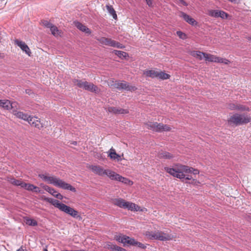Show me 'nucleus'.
I'll use <instances>...</instances> for the list:
<instances>
[{
    "mask_svg": "<svg viewBox=\"0 0 251 251\" xmlns=\"http://www.w3.org/2000/svg\"><path fill=\"white\" fill-rule=\"evenodd\" d=\"M13 114L17 118L23 119L27 122L30 116L28 114L23 113L21 111H13Z\"/></svg>",
    "mask_w": 251,
    "mask_h": 251,
    "instance_id": "nucleus-26",
    "label": "nucleus"
},
{
    "mask_svg": "<svg viewBox=\"0 0 251 251\" xmlns=\"http://www.w3.org/2000/svg\"><path fill=\"white\" fill-rule=\"evenodd\" d=\"M206 53L200 51H194L192 52L191 54L193 56L196 57L200 60L204 58Z\"/></svg>",
    "mask_w": 251,
    "mask_h": 251,
    "instance_id": "nucleus-31",
    "label": "nucleus"
},
{
    "mask_svg": "<svg viewBox=\"0 0 251 251\" xmlns=\"http://www.w3.org/2000/svg\"><path fill=\"white\" fill-rule=\"evenodd\" d=\"M158 71L154 70H147L144 72V75L147 77L152 78L157 77Z\"/></svg>",
    "mask_w": 251,
    "mask_h": 251,
    "instance_id": "nucleus-28",
    "label": "nucleus"
},
{
    "mask_svg": "<svg viewBox=\"0 0 251 251\" xmlns=\"http://www.w3.org/2000/svg\"><path fill=\"white\" fill-rule=\"evenodd\" d=\"M115 250V251H127L125 249L119 247L118 246L117 247H116V249Z\"/></svg>",
    "mask_w": 251,
    "mask_h": 251,
    "instance_id": "nucleus-45",
    "label": "nucleus"
},
{
    "mask_svg": "<svg viewBox=\"0 0 251 251\" xmlns=\"http://www.w3.org/2000/svg\"><path fill=\"white\" fill-rule=\"evenodd\" d=\"M116 241L118 242L122 243L124 246L126 244L129 245H132L134 241V238H130L129 236L120 234L115 237Z\"/></svg>",
    "mask_w": 251,
    "mask_h": 251,
    "instance_id": "nucleus-13",
    "label": "nucleus"
},
{
    "mask_svg": "<svg viewBox=\"0 0 251 251\" xmlns=\"http://www.w3.org/2000/svg\"><path fill=\"white\" fill-rule=\"evenodd\" d=\"M146 125L149 129L153 131L161 132L163 131H168L171 130V127L167 125H164L162 123L157 122H148L146 123Z\"/></svg>",
    "mask_w": 251,
    "mask_h": 251,
    "instance_id": "nucleus-9",
    "label": "nucleus"
},
{
    "mask_svg": "<svg viewBox=\"0 0 251 251\" xmlns=\"http://www.w3.org/2000/svg\"><path fill=\"white\" fill-rule=\"evenodd\" d=\"M39 176L45 181L49 184H52L55 186L64 190H70L73 192L76 191V189L75 187H73L71 184L65 182L59 178H57L53 176H47L44 174L39 175Z\"/></svg>",
    "mask_w": 251,
    "mask_h": 251,
    "instance_id": "nucleus-1",
    "label": "nucleus"
},
{
    "mask_svg": "<svg viewBox=\"0 0 251 251\" xmlns=\"http://www.w3.org/2000/svg\"><path fill=\"white\" fill-rule=\"evenodd\" d=\"M157 157L160 159H171L173 158L174 156L173 154L169 152L162 151L159 152L158 153Z\"/></svg>",
    "mask_w": 251,
    "mask_h": 251,
    "instance_id": "nucleus-25",
    "label": "nucleus"
},
{
    "mask_svg": "<svg viewBox=\"0 0 251 251\" xmlns=\"http://www.w3.org/2000/svg\"><path fill=\"white\" fill-rule=\"evenodd\" d=\"M98 41L102 45L109 46L112 47H115L117 41L105 37H101Z\"/></svg>",
    "mask_w": 251,
    "mask_h": 251,
    "instance_id": "nucleus-19",
    "label": "nucleus"
},
{
    "mask_svg": "<svg viewBox=\"0 0 251 251\" xmlns=\"http://www.w3.org/2000/svg\"><path fill=\"white\" fill-rule=\"evenodd\" d=\"M175 168H170L168 167H164L165 171L173 176L174 177H176L179 179H182L185 177L184 174V171H181L182 167H184L183 165H176Z\"/></svg>",
    "mask_w": 251,
    "mask_h": 251,
    "instance_id": "nucleus-8",
    "label": "nucleus"
},
{
    "mask_svg": "<svg viewBox=\"0 0 251 251\" xmlns=\"http://www.w3.org/2000/svg\"><path fill=\"white\" fill-rule=\"evenodd\" d=\"M217 60L218 61H217V63H223L224 64H228L230 62V61L228 59H226V58H221L219 57H218Z\"/></svg>",
    "mask_w": 251,
    "mask_h": 251,
    "instance_id": "nucleus-41",
    "label": "nucleus"
},
{
    "mask_svg": "<svg viewBox=\"0 0 251 251\" xmlns=\"http://www.w3.org/2000/svg\"><path fill=\"white\" fill-rule=\"evenodd\" d=\"M73 83L80 88L91 92L98 93L99 89L98 87L92 83L88 82L86 81H82L77 79H74L73 80Z\"/></svg>",
    "mask_w": 251,
    "mask_h": 251,
    "instance_id": "nucleus-7",
    "label": "nucleus"
},
{
    "mask_svg": "<svg viewBox=\"0 0 251 251\" xmlns=\"http://www.w3.org/2000/svg\"><path fill=\"white\" fill-rule=\"evenodd\" d=\"M178 1L180 3H181L184 6H187L188 3L186 2L184 0H178Z\"/></svg>",
    "mask_w": 251,
    "mask_h": 251,
    "instance_id": "nucleus-48",
    "label": "nucleus"
},
{
    "mask_svg": "<svg viewBox=\"0 0 251 251\" xmlns=\"http://www.w3.org/2000/svg\"><path fill=\"white\" fill-rule=\"evenodd\" d=\"M47 201L51 203L55 207L58 208L60 211L71 216L72 217L78 219L79 220L82 219V217L78 214V211L73 208L60 202L57 200L52 198L47 199Z\"/></svg>",
    "mask_w": 251,
    "mask_h": 251,
    "instance_id": "nucleus-2",
    "label": "nucleus"
},
{
    "mask_svg": "<svg viewBox=\"0 0 251 251\" xmlns=\"http://www.w3.org/2000/svg\"><path fill=\"white\" fill-rule=\"evenodd\" d=\"M108 156L112 160H116L118 161H121L122 158L121 156L117 154L115 151V150L113 149V148H111L108 151Z\"/></svg>",
    "mask_w": 251,
    "mask_h": 251,
    "instance_id": "nucleus-22",
    "label": "nucleus"
},
{
    "mask_svg": "<svg viewBox=\"0 0 251 251\" xmlns=\"http://www.w3.org/2000/svg\"><path fill=\"white\" fill-rule=\"evenodd\" d=\"M185 21L192 25H196L198 24L197 22L193 18L191 17L189 15H187L183 12H180V16Z\"/></svg>",
    "mask_w": 251,
    "mask_h": 251,
    "instance_id": "nucleus-20",
    "label": "nucleus"
},
{
    "mask_svg": "<svg viewBox=\"0 0 251 251\" xmlns=\"http://www.w3.org/2000/svg\"><path fill=\"white\" fill-rule=\"evenodd\" d=\"M146 1L147 4L150 7L152 6V0H145Z\"/></svg>",
    "mask_w": 251,
    "mask_h": 251,
    "instance_id": "nucleus-46",
    "label": "nucleus"
},
{
    "mask_svg": "<svg viewBox=\"0 0 251 251\" xmlns=\"http://www.w3.org/2000/svg\"><path fill=\"white\" fill-rule=\"evenodd\" d=\"M43 251H48V250L46 249H45Z\"/></svg>",
    "mask_w": 251,
    "mask_h": 251,
    "instance_id": "nucleus-55",
    "label": "nucleus"
},
{
    "mask_svg": "<svg viewBox=\"0 0 251 251\" xmlns=\"http://www.w3.org/2000/svg\"><path fill=\"white\" fill-rule=\"evenodd\" d=\"M228 1L234 3H239L240 2V0H228Z\"/></svg>",
    "mask_w": 251,
    "mask_h": 251,
    "instance_id": "nucleus-49",
    "label": "nucleus"
},
{
    "mask_svg": "<svg viewBox=\"0 0 251 251\" xmlns=\"http://www.w3.org/2000/svg\"><path fill=\"white\" fill-rule=\"evenodd\" d=\"M116 247H117V245L113 244L111 242H107L106 244V248L112 251H115V250L116 249Z\"/></svg>",
    "mask_w": 251,
    "mask_h": 251,
    "instance_id": "nucleus-37",
    "label": "nucleus"
},
{
    "mask_svg": "<svg viewBox=\"0 0 251 251\" xmlns=\"http://www.w3.org/2000/svg\"><path fill=\"white\" fill-rule=\"evenodd\" d=\"M75 26L80 31L88 34H90L91 33V30L86 26L83 25L82 24L78 22H75Z\"/></svg>",
    "mask_w": 251,
    "mask_h": 251,
    "instance_id": "nucleus-24",
    "label": "nucleus"
},
{
    "mask_svg": "<svg viewBox=\"0 0 251 251\" xmlns=\"http://www.w3.org/2000/svg\"><path fill=\"white\" fill-rule=\"evenodd\" d=\"M15 43L16 45L19 47L23 51L25 52L26 54H27L29 56H30V50L28 46L24 42L16 39L15 40Z\"/></svg>",
    "mask_w": 251,
    "mask_h": 251,
    "instance_id": "nucleus-15",
    "label": "nucleus"
},
{
    "mask_svg": "<svg viewBox=\"0 0 251 251\" xmlns=\"http://www.w3.org/2000/svg\"><path fill=\"white\" fill-rule=\"evenodd\" d=\"M113 52L121 58H125L128 56V53L123 51L114 50Z\"/></svg>",
    "mask_w": 251,
    "mask_h": 251,
    "instance_id": "nucleus-32",
    "label": "nucleus"
},
{
    "mask_svg": "<svg viewBox=\"0 0 251 251\" xmlns=\"http://www.w3.org/2000/svg\"><path fill=\"white\" fill-rule=\"evenodd\" d=\"M11 183L15 186H20L23 188L25 182L20 180L12 179Z\"/></svg>",
    "mask_w": 251,
    "mask_h": 251,
    "instance_id": "nucleus-38",
    "label": "nucleus"
},
{
    "mask_svg": "<svg viewBox=\"0 0 251 251\" xmlns=\"http://www.w3.org/2000/svg\"><path fill=\"white\" fill-rule=\"evenodd\" d=\"M42 23L45 27L50 29L51 34L54 36L58 37L61 36V30H59L55 25L46 20L43 21Z\"/></svg>",
    "mask_w": 251,
    "mask_h": 251,
    "instance_id": "nucleus-12",
    "label": "nucleus"
},
{
    "mask_svg": "<svg viewBox=\"0 0 251 251\" xmlns=\"http://www.w3.org/2000/svg\"><path fill=\"white\" fill-rule=\"evenodd\" d=\"M85 251L82 250H77V251Z\"/></svg>",
    "mask_w": 251,
    "mask_h": 251,
    "instance_id": "nucleus-54",
    "label": "nucleus"
},
{
    "mask_svg": "<svg viewBox=\"0 0 251 251\" xmlns=\"http://www.w3.org/2000/svg\"><path fill=\"white\" fill-rule=\"evenodd\" d=\"M170 75L163 72H158L157 78L161 79L164 80L168 79L170 77Z\"/></svg>",
    "mask_w": 251,
    "mask_h": 251,
    "instance_id": "nucleus-33",
    "label": "nucleus"
},
{
    "mask_svg": "<svg viewBox=\"0 0 251 251\" xmlns=\"http://www.w3.org/2000/svg\"><path fill=\"white\" fill-rule=\"evenodd\" d=\"M2 57H3V54L0 53V58H2Z\"/></svg>",
    "mask_w": 251,
    "mask_h": 251,
    "instance_id": "nucleus-52",
    "label": "nucleus"
},
{
    "mask_svg": "<svg viewBox=\"0 0 251 251\" xmlns=\"http://www.w3.org/2000/svg\"><path fill=\"white\" fill-rule=\"evenodd\" d=\"M27 122L31 126L38 128L42 127L40 119L37 117L29 116Z\"/></svg>",
    "mask_w": 251,
    "mask_h": 251,
    "instance_id": "nucleus-18",
    "label": "nucleus"
},
{
    "mask_svg": "<svg viewBox=\"0 0 251 251\" xmlns=\"http://www.w3.org/2000/svg\"><path fill=\"white\" fill-rule=\"evenodd\" d=\"M107 111L114 114H124L128 113V110L126 109L117 108L116 107H108Z\"/></svg>",
    "mask_w": 251,
    "mask_h": 251,
    "instance_id": "nucleus-16",
    "label": "nucleus"
},
{
    "mask_svg": "<svg viewBox=\"0 0 251 251\" xmlns=\"http://www.w3.org/2000/svg\"><path fill=\"white\" fill-rule=\"evenodd\" d=\"M23 188L25 189V190H27L28 191H30L32 192H35L36 193H39L40 191V189L39 187L37 186H36L33 184H29V183H24V184H23Z\"/></svg>",
    "mask_w": 251,
    "mask_h": 251,
    "instance_id": "nucleus-23",
    "label": "nucleus"
},
{
    "mask_svg": "<svg viewBox=\"0 0 251 251\" xmlns=\"http://www.w3.org/2000/svg\"><path fill=\"white\" fill-rule=\"evenodd\" d=\"M185 177L184 178H185L186 180H191L193 179V177L190 175H185Z\"/></svg>",
    "mask_w": 251,
    "mask_h": 251,
    "instance_id": "nucleus-47",
    "label": "nucleus"
},
{
    "mask_svg": "<svg viewBox=\"0 0 251 251\" xmlns=\"http://www.w3.org/2000/svg\"><path fill=\"white\" fill-rule=\"evenodd\" d=\"M176 34L181 39L184 40L186 39L187 38L186 34H185L184 33L182 32L181 31H176Z\"/></svg>",
    "mask_w": 251,
    "mask_h": 251,
    "instance_id": "nucleus-42",
    "label": "nucleus"
},
{
    "mask_svg": "<svg viewBox=\"0 0 251 251\" xmlns=\"http://www.w3.org/2000/svg\"><path fill=\"white\" fill-rule=\"evenodd\" d=\"M44 189L54 197L57 193V191L54 188L50 187L48 186H45L44 187Z\"/></svg>",
    "mask_w": 251,
    "mask_h": 251,
    "instance_id": "nucleus-36",
    "label": "nucleus"
},
{
    "mask_svg": "<svg viewBox=\"0 0 251 251\" xmlns=\"http://www.w3.org/2000/svg\"><path fill=\"white\" fill-rule=\"evenodd\" d=\"M111 86H113L115 88L118 90H125L129 91H134L136 90V88L134 86L130 85L129 83L125 81H116L114 82L112 80L110 83Z\"/></svg>",
    "mask_w": 251,
    "mask_h": 251,
    "instance_id": "nucleus-10",
    "label": "nucleus"
},
{
    "mask_svg": "<svg viewBox=\"0 0 251 251\" xmlns=\"http://www.w3.org/2000/svg\"><path fill=\"white\" fill-rule=\"evenodd\" d=\"M89 169L97 175L102 176H106L109 178H111L113 172L109 169H104L99 165H91L89 167Z\"/></svg>",
    "mask_w": 251,
    "mask_h": 251,
    "instance_id": "nucleus-11",
    "label": "nucleus"
},
{
    "mask_svg": "<svg viewBox=\"0 0 251 251\" xmlns=\"http://www.w3.org/2000/svg\"><path fill=\"white\" fill-rule=\"evenodd\" d=\"M26 224L31 226H36L37 225V222L36 221L29 218H27L26 219Z\"/></svg>",
    "mask_w": 251,
    "mask_h": 251,
    "instance_id": "nucleus-39",
    "label": "nucleus"
},
{
    "mask_svg": "<svg viewBox=\"0 0 251 251\" xmlns=\"http://www.w3.org/2000/svg\"><path fill=\"white\" fill-rule=\"evenodd\" d=\"M114 205L120 208L127 209L131 211H138L140 210V207L134 203L126 201L122 198H117L112 200Z\"/></svg>",
    "mask_w": 251,
    "mask_h": 251,
    "instance_id": "nucleus-4",
    "label": "nucleus"
},
{
    "mask_svg": "<svg viewBox=\"0 0 251 251\" xmlns=\"http://www.w3.org/2000/svg\"><path fill=\"white\" fill-rule=\"evenodd\" d=\"M219 12L218 10H209L208 11V15L212 17L218 18Z\"/></svg>",
    "mask_w": 251,
    "mask_h": 251,
    "instance_id": "nucleus-34",
    "label": "nucleus"
},
{
    "mask_svg": "<svg viewBox=\"0 0 251 251\" xmlns=\"http://www.w3.org/2000/svg\"><path fill=\"white\" fill-rule=\"evenodd\" d=\"M111 180H117L120 182H123L126 184L132 185L133 182L129 179L124 177L116 173L113 172L111 177L110 178Z\"/></svg>",
    "mask_w": 251,
    "mask_h": 251,
    "instance_id": "nucleus-14",
    "label": "nucleus"
},
{
    "mask_svg": "<svg viewBox=\"0 0 251 251\" xmlns=\"http://www.w3.org/2000/svg\"><path fill=\"white\" fill-rule=\"evenodd\" d=\"M47 201L51 203L55 207L58 208L60 211L71 216L72 217L78 219L79 220L82 219V217L78 214V211L73 208L60 202L57 200L52 198L47 199Z\"/></svg>",
    "mask_w": 251,
    "mask_h": 251,
    "instance_id": "nucleus-3",
    "label": "nucleus"
},
{
    "mask_svg": "<svg viewBox=\"0 0 251 251\" xmlns=\"http://www.w3.org/2000/svg\"><path fill=\"white\" fill-rule=\"evenodd\" d=\"M228 108L232 110L249 111V108L236 103H230L228 105Z\"/></svg>",
    "mask_w": 251,
    "mask_h": 251,
    "instance_id": "nucleus-17",
    "label": "nucleus"
},
{
    "mask_svg": "<svg viewBox=\"0 0 251 251\" xmlns=\"http://www.w3.org/2000/svg\"><path fill=\"white\" fill-rule=\"evenodd\" d=\"M146 235L150 239H155L161 241H169L172 239L171 235L160 231H147Z\"/></svg>",
    "mask_w": 251,
    "mask_h": 251,
    "instance_id": "nucleus-6",
    "label": "nucleus"
},
{
    "mask_svg": "<svg viewBox=\"0 0 251 251\" xmlns=\"http://www.w3.org/2000/svg\"><path fill=\"white\" fill-rule=\"evenodd\" d=\"M228 15L227 13L225 12L224 11L219 10V17L221 18L222 19H227L228 18Z\"/></svg>",
    "mask_w": 251,
    "mask_h": 251,
    "instance_id": "nucleus-40",
    "label": "nucleus"
},
{
    "mask_svg": "<svg viewBox=\"0 0 251 251\" xmlns=\"http://www.w3.org/2000/svg\"><path fill=\"white\" fill-rule=\"evenodd\" d=\"M115 48H117L118 49H123L125 48V46L119 42H117Z\"/></svg>",
    "mask_w": 251,
    "mask_h": 251,
    "instance_id": "nucleus-43",
    "label": "nucleus"
},
{
    "mask_svg": "<svg viewBox=\"0 0 251 251\" xmlns=\"http://www.w3.org/2000/svg\"><path fill=\"white\" fill-rule=\"evenodd\" d=\"M251 122V118L246 114L236 113L230 117L228 122L236 125H241Z\"/></svg>",
    "mask_w": 251,
    "mask_h": 251,
    "instance_id": "nucleus-5",
    "label": "nucleus"
},
{
    "mask_svg": "<svg viewBox=\"0 0 251 251\" xmlns=\"http://www.w3.org/2000/svg\"><path fill=\"white\" fill-rule=\"evenodd\" d=\"M16 104L15 102H11L7 100H0V106L6 109H11Z\"/></svg>",
    "mask_w": 251,
    "mask_h": 251,
    "instance_id": "nucleus-21",
    "label": "nucleus"
},
{
    "mask_svg": "<svg viewBox=\"0 0 251 251\" xmlns=\"http://www.w3.org/2000/svg\"><path fill=\"white\" fill-rule=\"evenodd\" d=\"M30 92H31V90H29V89H27L25 90V92L26 93L30 95Z\"/></svg>",
    "mask_w": 251,
    "mask_h": 251,
    "instance_id": "nucleus-50",
    "label": "nucleus"
},
{
    "mask_svg": "<svg viewBox=\"0 0 251 251\" xmlns=\"http://www.w3.org/2000/svg\"><path fill=\"white\" fill-rule=\"evenodd\" d=\"M54 197H55V198H57V199H58L60 200H62V199H63V196H62L61 194H60V193H58L57 192V193H56V194H55V195L54 196Z\"/></svg>",
    "mask_w": 251,
    "mask_h": 251,
    "instance_id": "nucleus-44",
    "label": "nucleus"
},
{
    "mask_svg": "<svg viewBox=\"0 0 251 251\" xmlns=\"http://www.w3.org/2000/svg\"><path fill=\"white\" fill-rule=\"evenodd\" d=\"M106 9H107V12H108V13L112 16L113 19H115V20L117 19V14L116 13V11H115V10L113 8V7L112 6H111V5H106Z\"/></svg>",
    "mask_w": 251,
    "mask_h": 251,
    "instance_id": "nucleus-29",
    "label": "nucleus"
},
{
    "mask_svg": "<svg viewBox=\"0 0 251 251\" xmlns=\"http://www.w3.org/2000/svg\"><path fill=\"white\" fill-rule=\"evenodd\" d=\"M147 244H144L142 243L137 241L135 239H134L133 244L132 246H137L138 248L142 249H145L147 248Z\"/></svg>",
    "mask_w": 251,
    "mask_h": 251,
    "instance_id": "nucleus-35",
    "label": "nucleus"
},
{
    "mask_svg": "<svg viewBox=\"0 0 251 251\" xmlns=\"http://www.w3.org/2000/svg\"><path fill=\"white\" fill-rule=\"evenodd\" d=\"M247 39L249 41H250L251 42V36L248 37Z\"/></svg>",
    "mask_w": 251,
    "mask_h": 251,
    "instance_id": "nucleus-51",
    "label": "nucleus"
},
{
    "mask_svg": "<svg viewBox=\"0 0 251 251\" xmlns=\"http://www.w3.org/2000/svg\"><path fill=\"white\" fill-rule=\"evenodd\" d=\"M77 144L76 142H73V144L75 145H76Z\"/></svg>",
    "mask_w": 251,
    "mask_h": 251,
    "instance_id": "nucleus-53",
    "label": "nucleus"
},
{
    "mask_svg": "<svg viewBox=\"0 0 251 251\" xmlns=\"http://www.w3.org/2000/svg\"><path fill=\"white\" fill-rule=\"evenodd\" d=\"M204 59L206 61H208L209 62L217 63V61H218L217 60L218 56H216L214 55L210 54H207V53H206L205 54Z\"/></svg>",
    "mask_w": 251,
    "mask_h": 251,
    "instance_id": "nucleus-30",
    "label": "nucleus"
},
{
    "mask_svg": "<svg viewBox=\"0 0 251 251\" xmlns=\"http://www.w3.org/2000/svg\"><path fill=\"white\" fill-rule=\"evenodd\" d=\"M181 171H184V173H191L194 175H197L199 174V171L197 169H195L192 167H190L184 165V167H182Z\"/></svg>",
    "mask_w": 251,
    "mask_h": 251,
    "instance_id": "nucleus-27",
    "label": "nucleus"
}]
</instances>
